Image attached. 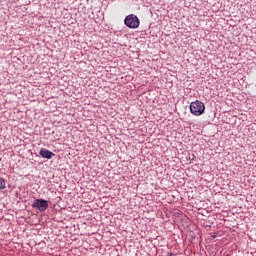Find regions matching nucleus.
<instances>
[{
	"label": "nucleus",
	"mask_w": 256,
	"mask_h": 256,
	"mask_svg": "<svg viewBox=\"0 0 256 256\" xmlns=\"http://www.w3.org/2000/svg\"><path fill=\"white\" fill-rule=\"evenodd\" d=\"M190 112L196 117L203 115L205 113V104L199 100L190 103Z\"/></svg>",
	"instance_id": "obj_1"
},
{
	"label": "nucleus",
	"mask_w": 256,
	"mask_h": 256,
	"mask_svg": "<svg viewBox=\"0 0 256 256\" xmlns=\"http://www.w3.org/2000/svg\"><path fill=\"white\" fill-rule=\"evenodd\" d=\"M124 23L126 27H129L130 29H137L141 22L139 21V18L137 16L130 14L126 16Z\"/></svg>",
	"instance_id": "obj_2"
},
{
	"label": "nucleus",
	"mask_w": 256,
	"mask_h": 256,
	"mask_svg": "<svg viewBox=\"0 0 256 256\" xmlns=\"http://www.w3.org/2000/svg\"><path fill=\"white\" fill-rule=\"evenodd\" d=\"M33 207H37L39 211H45V209L49 207V204L45 200H36L33 204Z\"/></svg>",
	"instance_id": "obj_3"
},
{
	"label": "nucleus",
	"mask_w": 256,
	"mask_h": 256,
	"mask_svg": "<svg viewBox=\"0 0 256 256\" xmlns=\"http://www.w3.org/2000/svg\"><path fill=\"white\" fill-rule=\"evenodd\" d=\"M40 155L43 157V159H51L52 157H55V154L45 148H42L40 150Z\"/></svg>",
	"instance_id": "obj_4"
},
{
	"label": "nucleus",
	"mask_w": 256,
	"mask_h": 256,
	"mask_svg": "<svg viewBox=\"0 0 256 256\" xmlns=\"http://www.w3.org/2000/svg\"><path fill=\"white\" fill-rule=\"evenodd\" d=\"M0 189H5V180L0 178Z\"/></svg>",
	"instance_id": "obj_5"
}]
</instances>
